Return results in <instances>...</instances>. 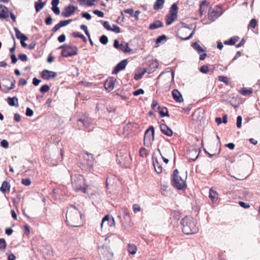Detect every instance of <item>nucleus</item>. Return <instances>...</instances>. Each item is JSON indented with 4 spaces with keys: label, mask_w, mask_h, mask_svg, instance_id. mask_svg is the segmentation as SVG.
Listing matches in <instances>:
<instances>
[{
    "label": "nucleus",
    "mask_w": 260,
    "mask_h": 260,
    "mask_svg": "<svg viewBox=\"0 0 260 260\" xmlns=\"http://www.w3.org/2000/svg\"><path fill=\"white\" fill-rule=\"evenodd\" d=\"M66 222L68 225L78 227L81 224V215L79 210L74 206L68 208L66 213Z\"/></svg>",
    "instance_id": "obj_1"
},
{
    "label": "nucleus",
    "mask_w": 260,
    "mask_h": 260,
    "mask_svg": "<svg viewBox=\"0 0 260 260\" xmlns=\"http://www.w3.org/2000/svg\"><path fill=\"white\" fill-rule=\"evenodd\" d=\"M181 223L182 232L186 235L196 233L199 231L197 220L191 216H186L182 219Z\"/></svg>",
    "instance_id": "obj_2"
},
{
    "label": "nucleus",
    "mask_w": 260,
    "mask_h": 260,
    "mask_svg": "<svg viewBox=\"0 0 260 260\" xmlns=\"http://www.w3.org/2000/svg\"><path fill=\"white\" fill-rule=\"evenodd\" d=\"M72 184L73 188L76 191L86 192V187L83 177L79 174H74L71 176Z\"/></svg>",
    "instance_id": "obj_3"
},
{
    "label": "nucleus",
    "mask_w": 260,
    "mask_h": 260,
    "mask_svg": "<svg viewBox=\"0 0 260 260\" xmlns=\"http://www.w3.org/2000/svg\"><path fill=\"white\" fill-rule=\"evenodd\" d=\"M178 173L179 172L177 169L174 170L172 176V185L178 189L183 190L186 188V184L182 178L178 176Z\"/></svg>",
    "instance_id": "obj_4"
},
{
    "label": "nucleus",
    "mask_w": 260,
    "mask_h": 260,
    "mask_svg": "<svg viewBox=\"0 0 260 260\" xmlns=\"http://www.w3.org/2000/svg\"><path fill=\"white\" fill-rule=\"evenodd\" d=\"M154 128L153 126H150L146 131L144 137V144L146 147L151 146L154 140Z\"/></svg>",
    "instance_id": "obj_5"
},
{
    "label": "nucleus",
    "mask_w": 260,
    "mask_h": 260,
    "mask_svg": "<svg viewBox=\"0 0 260 260\" xmlns=\"http://www.w3.org/2000/svg\"><path fill=\"white\" fill-rule=\"evenodd\" d=\"M78 48L75 46L67 45L62 49L61 55L65 57L72 56L77 54Z\"/></svg>",
    "instance_id": "obj_6"
},
{
    "label": "nucleus",
    "mask_w": 260,
    "mask_h": 260,
    "mask_svg": "<svg viewBox=\"0 0 260 260\" xmlns=\"http://www.w3.org/2000/svg\"><path fill=\"white\" fill-rule=\"evenodd\" d=\"M77 9V7L69 5L66 7L62 11L61 15L64 17H69L73 15Z\"/></svg>",
    "instance_id": "obj_7"
},
{
    "label": "nucleus",
    "mask_w": 260,
    "mask_h": 260,
    "mask_svg": "<svg viewBox=\"0 0 260 260\" xmlns=\"http://www.w3.org/2000/svg\"><path fill=\"white\" fill-rule=\"evenodd\" d=\"M199 149L192 148L188 151L187 153V158L192 161H194L199 157Z\"/></svg>",
    "instance_id": "obj_8"
},
{
    "label": "nucleus",
    "mask_w": 260,
    "mask_h": 260,
    "mask_svg": "<svg viewBox=\"0 0 260 260\" xmlns=\"http://www.w3.org/2000/svg\"><path fill=\"white\" fill-rule=\"evenodd\" d=\"M127 64V59H123L121 60L114 67V70L112 72V74H117L120 71L124 70Z\"/></svg>",
    "instance_id": "obj_9"
},
{
    "label": "nucleus",
    "mask_w": 260,
    "mask_h": 260,
    "mask_svg": "<svg viewBox=\"0 0 260 260\" xmlns=\"http://www.w3.org/2000/svg\"><path fill=\"white\" fill-rule=\"evenodd\" d=\"M56 76V73L48 70H44L41 73V77L44 80H49L51 78H55Z\"/></svg>",
    "instance_id": "obj_10"
},
{
    "label": "nucleus",
    "mask_w": 260,
    "mask_h": 260,
    "mask_svg": "<svg viewBox=\"0 0 260 260\" xmlns=\"http://www.w3.org/2000/svg\"><path fill=\"white\" fill-rule=\"evenodd\" d=\"M85 162L84 163L86 164L89 168L92 167L94 164V158L93 155L91 153L86 152L83 156Z\"/></svg>",
    "instance_id": "obj_11"
},
{
    "label": "nucleus",
    "mask_w": 260,
    "mask_h": 260,
    "mask_svg": "<svg viewBox=\"0 0 260 260\" xmlns=\"http://www.w3.org/2000/svg\"><path fill=\"white\" fill-rule=\"evenodd\" d=\"M116 79L114 78H109L106 81L104 84L105 88L108 91H111L114 89Z\"/></svg>",
    "instance_id": "obj_12"
},
{
    "label": "nucleus",
    "mask_w": 260,
    "mask_h": 260,
    "mask_svg": "<svg viewBox=\"0 0 260 260\" xmlns=\"http://www.w3.org/2000/svg\"><path fill=\"white\" fill-rule=\"evenodd\" d=\"M160 129L162 133L167 136L171 137L173 135L172 129L166 124L162 123L159 125Z\"/></svg>",
    "instance_id": "obj_13"
},
{
    "label": "nucleus",
    "mask_w": 260,
    "mask_h": 260,
    "mask_svg": "<svg viewBox=\"0 0 260 260\" xmlns=\"http://www.w3.org/2000/svg\"><path fill=\"white\" fill-rule=\"evenodd\" d=\"M173 99L178 103H181L183 101V99L181 93L177 90L174 89L172 91Z\"/></svg>",
    "instance_id": "obj_14"
},
{
    "label": "nucleus",
    "mask_w": 260,
    "mask_h": 260,
    "mask_svg": "<svg viewBox=\"0 0 260 260\" xmlns=\"http://www.w3.org/2000/svg\"><path fill=\"white\" fill-rule=\"evenodd\" d=\"M9 17V10L7 7L0 4V18L6 19Z\"/></svg>",
    "instance_id": "obj_15"
},
{
    "label": "nucleus",
    "mask_w": 260,
    "mask_h": 260,
    "mask_svg": "<svg viewBox=\"0 0 260 260\" xmlns=\"http://www.w3.org/2000/svg\"><path fill=\"white\" fill-rule=\"evenodd\" d=\"M131 220L129 213L126 210H124L123 220H121L120 222L122 226H125L128 224Z\"/></svg>",
    "instance_id": "obj_16"
},
{
    "label": "nucleus",
    "mask_w": 260,
    "mask_h": 260,
    "mask_svg": "<svg viewBox=\"0 0 260 260\" xmlns=\"http://www.w3.org/2000/svg\"><path fill=\"white\" fill-rule=\"evenodd\" d=\"M218 193L215 190H214L212 188H210L209 190V197L212 202V203H215L218 199L217 197Z\"/></svg>",
    "instance_id": "obj_17"
},
{
    "label": "nucleus",
    "mask_w": 260,
    "mask_h": 260,
    "mask_svg": "<svg viewBox=\"0 0 260 260\" xmlns=\"http://www.w3.org/2000/svg\"><path fill=\"white\" fill-rule=\"evenodd\" d=\"M119 50H121L124 53H129L132 50L129 47L128 43L123 41L120 44V48Z\"/></svg>",
    "instance_id": "obj_18"
},
{
    "label": "nucleus",
    "mask_w": 260,
    "mask_h": 260,
    "mask_svg": "<svg viewBox=\"0 0 260 260\" xmlns=\"http://www.w3.org/2000/svg\"><path fill=\"white\" fill-rule=\"evenodd\" d=\"M10 189V185L9 182L5 181L3 182L1 187H0V190L2 192H9Z\"/></svg>",
    "instance_id": "obj_19"
},
{
    "label": "nucleus",
    "mask_w": 260,
    "mask_h": 260,
    "mask_svg": "<svg viewBox=\"0 0 260 260\" xmlns=\"http://www.w3.org/2000/svg\"><path fill=\"white\" fill-rule=\"evenodd\" d=\"M8 104L11 106L18 107V100L17 97L14 96L13 98L9 97L7 99Z\"/></svg>",
    "instance_id": "obj_20"
},
{
    "label": "nucleus",
    "mask_w": 260,
    "mask_h": 260,
    "mask_svg": "<svg viewBox=\"0 0 260 260\" xmlns=\"http://www.w3.org/2000/svg\"><path fill=\"white\" fill-rule=\"evenodd\" d=\"M163 26V23L160 20H156L150 24L149 28L151 30L155 29Z\"/></svg>",
    "instance_id": "obj_21"
},
{
    "label": "nucleus",
    "mask_w": 260,
    "mask_h": 260,
    "mask_svg": "<svg viewBox=\"0 0 260 260\" xmlns=\"http://www.w3.org/2000/svg\"><path fill=\"white\" fill-rule=\"evenodd\" d=\"M77 122H78V125L79 126H80V125H82L83 126L87 128L89 124L90 123L91 120H90V119H89L87 118H84V119L80 118L78 120Z\"/></svg>",
    "instance_id": "obj_22"
},
{
    "label": "nucleus",
    "mask_w": 260,
    "mask_h": 260,
    "mask_svg": "<svg viewBox=\"0 0 260 260\" xmlns=\"http://www.w3.org/2000/svg\"><path fill=\"white\" fill-rule=\"evenodd\" d=\"M191 46L199 54L204 52L206 50V48L205 47L203 48L197 42L192 43Z\"/></svg>",
    "instance_id": "obj_23"
},
{
    "label": "nucleus",
    "mask_w": 260,
    "mask_h": 260,
    "mask_svg": "<svg viewBox=\"0 0 260 260\" xmlns=\"http://www.w3.org/2000/svg\"><path fill=\"white\" fill-rule=\"evenodd\" d=\"M153 165L156 172L157 173H160L162 172V167L160 163L158 161L157 158L153 159Z\"/></svg>",
    "instance_id": "obj_24"
},
{
    "label": "nucleus",
    "mask_w": 260,
    "mask_h": 260,
    "mask_svg": "<svg viewBox=\"0 0 260 260\" xmlns=\"http://www.w3.org/2000/svg\"><path fill=\"white\" fill-rule=\"evenodd\" d=\"M221 14L219 13L217 10L213 9L209 14V18L212 21L215 20Z\"/></svg>",
    "instance_id": "obj_25"
},
{
    "label": "nucleus",
    "mask_w": 260,
    "mask_h": 260,
    "mask_svg": "<svg viewBox=\"0 0 260 260\" xmlns=\"http://www.w3.org/2000/svg\"><path fill=\"white\" fill-rule=\"evenodd\" d=\"M178 13V6L177 4L174 3L172 5L170 9V14L172 15V16L177 17Z\"/></svg>",
    "instance_id": "obj_26"
},
{
    "label": "nucleus",
    "mask_w": 260,
    "mask_h": 260,
    "mask_svg": "<svg viewBox=\"0 0 260 260\" xmlns=\"http://www.w3.org/2000/svg\"><path fill=\"white\" fill-rule=\"evenodd\" d=\"M165 0H156L153 5V9L155 10L161 9L164 6Z\"/></svg>",
    "instance_id": "obj_27"
},
{
    "label": "nucleus",
    "mask_w": 260,
    "mask_h": 260,
    "mask_svg": "<svg viewBox=\"0 0 260 260\" xmlns=\"http://www.w3.org/2000/svg\"><path fill=\"white\" fill-rule=\"evenodd\" d=\"M238 37H232L229 40L225 41L224 44L226 45H233L238 41Z\"/></svg>",
    "instance_id": "obj_28"
},
{
    "label": "nucleus",
    "mask_w": 260,
    "mask_h": 260,
    "mask_svg": "<svg viewBox=\"0 0 260 260\" xmlns=\"http://www.w3.org/2000/svg\"><path fill=\"white\" fill-rule=\"evenodd\" d=\"M239 92L243 95H248L252 93L251 88H242L239 90Z\"/></svg>",
    "instance_id": "obj_29"
},
{
    "label": "nucleus",
    "mask_w": 260,
    "mask_h": 260,
    "mask_svg": "<svg viewBox=\"0 0 260 260\" xmlns=\"http://www.w3.org/2000/svg\"><path fill=\"white\" fill-rule=\"evenodd\" d=\"M177 17L172 16V15L169 14L166 16V24L169 25L171 24L176 19Z\"/></svg>",
    "instance_id": "obj_30"
},
{
    "label": "nucleus",
    "mask_w": 260,
    "mask_h": 260,
    "mask_svg": "<svg viewBox=\"0 0 260 260\" xmlns=\"http://www.w3.org/2000/svg\"><path fill=\"white\" fill-rule=\"evenodd\" d=\"M81 5H86L88 6H92L94 5L93 0H77Z\"/></svg>",
    "instance_id": "obj_31"
},
{
    "label": "nucleus",
    "mask_w": 260,
    "mask_h": 260,
    "mask_svg": "<svg viewBox=\"0 0 260 260\" xmlns=\"http://www.w3.org/2000/svg\"><path fill=\"white\" fill-rule=\"evenodd\" d=\"M14 30H15V34H16V37L18 39H19L20 40H21V39H22L23 38H27V37L25 35H24L23 34H22L20 32V31L18 29V28L15 27Z\"/></svg>",
    "instance_id": "obj_32"
},
{
    "label": "nucleus",
    "mask_w": 260,
    "mask_h": 260,
    "mask_svg": "<svg viewBox=\"0 0 260 260\" xmlns=\"http://www.w3.org/2000/svg\"><path fill=\"white\" fill-rule=\"evenodd\" d=\"M45 4H46L45 2H40V3L36 2L35 3V8L36 11L37 12H39V11H40L43 8V7L45 5Z\"/></svg>",
    "instance_id": "obj_33"
},
{
    "label": "nucleus",
    "mask_w": 260,
    "mask_h": 260,
    "mask_svg": "<svg viewBox=\"0 0 260 260\" xmlns=\"http://www.w3.org/2000/svg\"><path fill=\"white\" fill-rule=\"evenodd\" d=\"M72 36H73V37H74L75 38H79L82 39L84 43H86V42H87V39L85 37V36L83 35L80 33L79 32H77V31L73 32L72 33Z\"/></svg>",
    "instance_id": "obj_34"
},
{
    "label": "nucleus",
    "mask_w": 260,
    "mask_h": 260,
    "mask_svg": "<svg viewBox=\"0 0 260 260\" xmlns=\"http://www.w3.org/2000/svg\"><path fill=\"white\" fill-rule=\"evenodd\" d=\"M127 250L129 253L134 254L136 253V246L134 244H128L127 246Z\"/></svg>",
    "instance_id": "obj_35"
},
{
    "label": "nucleus",
    "mask_w": 260,
    "mask_h": 260,
    "mask_svg": "<svg viewBox=\"0 0 260 260\" xmlns=\"http://www.w3.org/2000/svg\"><path fill=\"white\" fill-rule=\"evenodd\" d=\"M146 72H147L146 69H143V70L141 72H140L139 73L135 74L134 79L136 80H140Z\"/></svg>",
    "instance_id": "obj_36"
},
{
    "label": "nucleus",
    "mask_w": 260,
    "mask_h": 260,
    "mask_svg": "<svg viewBox=\"0 0 260 260\" xmlns=\"http://www.w3.org/2000/svg\"><path fill=\"white\" fill-rule=\"evenodd\" d=\"M140 156L142 157H146L148 154V151L145 148H141L139 150Z\"/></svg>",
    "instance_id": "obj_37"
},
{
    "label": "nucleus",
    "mask_w": 260,
    "mask_h": 260,
    "mask_svg": "<svg viewBox=\"0 0 260 260\" xmlns=\"http://www.w3.org/2000/svg\"><path fill=\"white\" fill-rule=\"evenodd\" d=\"M158 112L159 113L161 117H164L166 116H169L168 110L166 108H163L162 109L158 111Z\"/></svg>",
    "instance_id": "obj_38"
},
{
    "label": "nucleus",
    "mask_w": 260,
    "mask_h": 260,
    "mask_svg": "<svg viewBox=\"0 0 260 260\" xmlns=\"http://www.w3.org/2000/svg\"><path fill=\"white\" fill-rule=\"evenodd\" d=\"M100 42L103 45H106L108 42V38L103 35L100 38Z\"/></svg>",
    "instance_id": "obj_39"
},
{
    "label": "nucleus",
    "mask_w": 260,
    "mask_h": 260,
    "mask_svg": "<svg viewBox=\"0 0 260 260\" xmlns=\"http://www.w3.org/2000/svg\"><path fill=\"white\" fill-rule=\"evenodd\" d=\"M49 89H50L49 86L47 84H45L41 86V87L40 89V91L42 93H45V92L48 91L49 90Z\"/></svg>",
    "instance_id": "obj_40"
},
{
    "label": "nucleus",
    "mask_w": 260,
    "mask_h": 260,
    "mask_svg": "<svg viewBox=\"0 0 260 260\" xmlns=\"http://www.w3.org/2000/svg\"><path fill=\"white\" fill-rule=\"evenodd\" d=\"M200 71L203 73V74H206L209 72V68L208 66L207 65H204L200 67Z\"/></svg>",
    "instance_id": "obj_41"
},
{
    "label": "nucleus",
    "mask_w": 260,
    "mask_h": 260,
    "mask_svg": "<svg viewBox=\"0 0 260 260\" xmlns=\"http://www.w3.org/2000/svg\"><path fill=\"white\" fill-rule=\"evenodd\" d=\"M167 39V37L165 35H161L159 36L156 40V44H158L160 43L162 41L166 40Z\"/></svg>",
    "instance_id": "obj_42"
},
{
    "label": "nucleus",
    "mask_w": 260,
    "mask_h": 260,
    "mask_svg": "<svg viewBox=\"0 0 260 260\" xmlns=\"http://www.w3.org/2000/svg\"><path fill=\"white\" fill-rule=\"evenodd\" d=\"M72 21V19H68V20H61L58 23L59 24L60 26L61 27L67 25L68 24H69Z\"/></svg>",
    "instance_id": "obj_43"
},
{
    "label": "nucleus",
    "mask_w": 260,
    "mask_h": 260,
    "mask_svg": "<svg viewBox=\"0 0 260 260\" xmlns=\"http://www.w3.org/2000/svg\"><path fill=\"white\" fill-rule=\"evenodd\" d=\"M80 27L82 30H83L84 31L85 34L87 36V37L89 38L90 34L88 30L87 26H86L85 25H84V24H82L80 25Z\"/></svg>",
    "instance_id": "obj_44"
},
{
    "label": "nucleus",
    "mask_w": 260,
    "mask_h": 260,
    "mask_svg": "<svg viewBox=\"0 0 260 260\" xmlns=\"http://www.w3.org/2000/svg\"><path fill=\"white\" fill-rule=\"evenodd\" d=\"M7 243L4 239H0V249H5L6 248Z\"/></svg>",
    "instance_id": "obj_45"
},
{
    "label": "nucleus",
    "mask_w": 260,
    "mask_h": 260,
    "mask_svg": "<svg viewBox=\"0 0 260 260\" xmlns=\"http://www.w3.org/2000/svg\"><path fill=\"white\" fill-rule=\"evenodd\" d=\"M206 4L207 2L206 1H202L200 4L199 11L201 16L204 14V12H205V10L203 8V6Z\"/></svg>",
    "instance_id": "obj_46"
},
{
    "label": "nucleus",
    "mask_w": 260,
    "mask_h": 260,
    "mask_svg": "<svg viewBox=\"0 0 260 260\" xmlns=\"http://www.w3.org/2000/svg\"><path fill=\"white\" fill-rule=\"evenodd\" d=\"M21 183L25 186H28L31 184V181L29 178H24L21 180Z\"/></svg>",
    "instance_id": "obj_47"
},
{
    "label": "nucleus",
    "mask_w": 260,
    "mask_h": 260,
    "mask_svg": "<svg viewBox=\"0 0 260 260\" xmlns=\"http://www.w3.org/2000/svg\"><path fill=\"white\" fill-rule=\"evenodd\" d=\"M218 80L221 82L225 83L226 84H228L229 79L225 76H220L218 77Z\"/></svg>",
    "instance_id": "obj_48"
},
{
    "label": "nucleus",
    "mask_w": 260,
    "mask_h": 260,
    "mask_svg": "<svg viewBox=\"0 0 260 260\" xmlns=\"http://www.w3.org/2000/svg\"><path fill=\"white\" fill-rule=\"evenodd\" d=\"M257 24V21L255 19H252L249 24V26L253 28H255Z\"/></svg>",
    "instance_id": "obj_49"
},
{
    "label": "nucleus",
    "mask_w": 260,
    "mask_h": 260,
    "mask_svg": "<svg viewBox=\"0 0 260 260\" xmlns=\"http://www.w3.org/2000/svg\"><path fill=\"white\" fill-rule=\"evenodd\" d=\"M110 31H112L115 32V33H119L120 32V28L119 26L113 24L112 27V30H110Z\"/></svg>",
    "instance_id": "obj_50"
},
{
    "label": "nucleus",
    "mask_w": 260,
    "mask_h": 260,
    "mask_svg": "<svg viewBox=\"0 0 260 260\" xmlns=\"http://www.w3.org/2000/svg\"><path fill=\"white\" fill-rule=\"evenodd\" d=\"M1 146L4 148H7L9 147V143L6 140H3L1 142Z\"/></svg>",
    "instance_id": "obj_51"
},
{
    "label": "nucleus",
    "mask_w": 260,
    "mask_h": 260,
    "mask_svg": "<svg viewBox=\"0 0 260 260\" xmlns=\"http://www.w3.org/2000/svg\"><path fill=\"white\" fill-rule=\"evenodd\" d=\"M19 59L21 60L22 61H26L27 60V57L25 54H20L18 55V56Z\"/></svg>",
    "instance_id": "obj_52"
},
{
    "label": "nucleus",
    "mask_w": 260,
    "mask_h": 260,
    "mask_svg": "<svg viewBox=\"0 0 260 260\" xmlns=\"http://www.w3.org/2000/svg\"><path fill=\"white\" fill-rule=\"evenodd\" d=\"M144 93V91L143 89L139 88L133 92L134 95L137 96L141 94H143Z\"/></svg>",
    "instance_id": "obj_53"
},
{
    "label": "nucleus",
    "mask_w": 260,
    "mask_h": 260,
    "mask_svg": "<svg viewBox=\"0 0 260 260\" xmlns=\"http://www.w3.org/2000/svg\"><path fill=\"white\" fill-rule=\"evenodd\" d=\"M133 209L134 212L136 213L141 211V207L138 204H135L133 206Z\"/></svg>",
    "instance_id": "obj_54"
},
{
    "label": "nucleus",
    "mask_w": 260,
    "mask_h": 260,
    "mask_svg": "<svg viewBox=\"0 0 260 260\" xmlns=\"http://www.w3.org/2000/svg\"><path fill=\"white\" fill-rule=\"evenodd\" d=\"M242 118L241 116H238L237 117V126L238 127V128H240L241 127V124H242Z\"/></svg>",
    "instance_id": "obj_55"
},
{
    "label": "nucleus",
    "mask_w": 260,
    "mask_h": 260,
    "mask_svg": "<svg viewBox=\"0 0 260 260\" xmlns=\"http://www.w3.org/2000/svg\"><path fill=\"white\" fill-rule=\"evenodd\" d=\"M93 13L98 16L100 17H103L104 16V14L102 11H101L98 10H95L93 11Z\"/></svg>",
    "instance_id": "obj_56"
},
{
    "label": "nucleus",
    "mask_w": 260,
    "mask_h": 260,
    "mask_svg": "<svg viewBox=\"0 0 260 260\" xmlns=\"http://www.w3.org/2000/svg\"><path fill=\"white\" fill-rule=\"evenodd\" d=\"M103 26L108 30H112V27H111L108 21H104L103 22Z\"/></svg>",
    "instance_id": "obj_57"
},
{
    "label": "nucleus",
    "mask_w": 260,
    "mask_h": 260,
    "mask_svg": "<svg viewBox=\"0 0 260 260\" xmlns=\"http://www.w3.org/2000/svg\"><path fill=\"white\" fill-rule=\"evenodd\" d=\"M151 107L154 110H155L156 108H157L158 110H159L160 109V107L158 105L157 102L155 101H153Z\"/></svg>",
    "instance_id": "obj_58"
},
{
    "label": "nucleus",
    "mask_w": 260,
    "mask_h": 260,
    "mask_svg": "<svg viewBox=\"0 0 260 260\" xmlns=\"http://www.w3.org/2000/svg\"><path fill=\"white\" fill-rule=\"evenodd\" d=\"M26 115L27 116H31L33 115L34 111L29 108L27 107L26 109Z\"/></svg>",
    "instance_id": "obj_59"
},
{
    "label": "nucleus",
    "mask_w": 260,
    "mask_h": 260,
    "mask_svg": "<svg viewBox=\"0 0 260 260\" xmlns=\"http://www.w3.org/2000/svg\"><path fill=\"white\" fill-rule=\"evenodd\" d=\"M82 17L86 18L87 20H90L91 18L90 14L87 12H84L81 14Z\"/></svg>",
    "instance_id": "obj_60"
},
{
    "label": "nucleus",
    "mask_w": 260,
    "mask_h": 260,
    "mask_svg": "<svg viewBox=\"0 0 260 260\" xmlns=\"http://www.w3.org/2000/svg\"><path fill=\"white\" fill-rule=\"evenodd\" d=\"M45 22L47 25H50L52 22V19L51 16L49 15L45 18Z\"/></svg>",
    "instance_id": "obj_61"
},
{
    "label": "nucleus",
    "mask_w": 260,
    "mask_h": 260,
    "mask_svg": "<svg viewBox=\"0 0 260 260\" xmlns=\"http://www.w3.org/2000/svg\"><path fill=\"white\" fill-rule=\"evenodd\" d=\"M51 9L56 15H58L60 13V10L58 6L52 7Z\"/></svg>",
    "instance_id": "obj_62"
},
{
    "label": "nucleus",
    "mask_w": 260,
    "mask_h": 260,
    "mask_svg": "<svg viewBox=\"0 0 260 260\" xmlns=\"http://www.w3.org/2000/svg\"><path fill=\"white\" fill-rule=\"evenodd\" d=\"M113 46L116 49H117L118 50L120 49V44H119V41L117 40H115L114 41Z\"/></svg>",
    "instance_id": "obj_63"
},
{
    "label": "nucleus",
    "mask_w": 260,
    "mask_h": 260,
    "mask_svg": "<svg viewBox=\"0 0 260 260\" xmlns=\"http://www.w3.org/2000/svg\"><path fill=\"white\" fill-rule=\"evenodd\" d=\"M27 83L26 80L23 78H20L18 81V86L25 85Z\"/></svg>",
    "instance_id": "obj_64"
}]
</instances>
